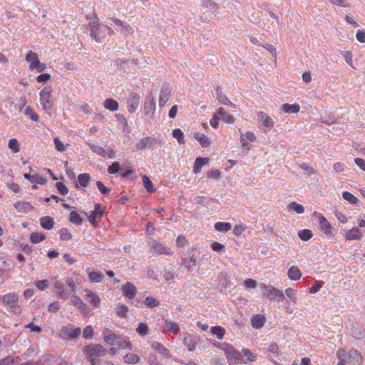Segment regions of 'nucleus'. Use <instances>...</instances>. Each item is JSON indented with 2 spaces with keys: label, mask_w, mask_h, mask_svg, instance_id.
<instances>
[{
  "label": "nucleus",
  "mask_w": 365,
  "mask_h": 365,
  "mask_svg": "<svg viewBox=\"0 0 365 365\" xmlns=\"http://www.w3.org/2000/svg\"><path fill=\"white\" fill-rule=\"evenodd\" d=\"M90 26V36L96 42L101 43L102 39L106 36V31L110 30V27L100 24L98 19L91 22Z\"/></svg>",
  "instance_id": "obj_1"
},
{
  "label": "nucleus",
  "mask_w": 365,
  "mask_h": 365,
  "mask_svg": "<svg viewBox=\"0 0 365 365\" xmlns=\"http://www.w3.org/2000/svg\"><path fill=\"white\" fill-rule=\"evenodd\" d=\"M223 349L230 365L232 364L246 363L243 360L242 351L235 349L232 345L225 344H224Z\"/></svg>",
  "instance_id": "obj_2"
},
{
  "label": "nucleus",
  "mask_w": 365,
  "mask_h": 365,
  "mask_svg": "<svg viewBox=\"0 0 365 365\" xmlns=\"http://www.w3.org/2000/svg\"><path fill=\"white\" fill-rule=\"evenodd\" d=\"M260 289L263 295L269 299L281 301L284 299V294L272 285L262 284Z\"/></svg>",
  "instance_id": "obj_3"
},
{
  "label": "nucleus",
  "mask_w": 365,
  "mask_h": 365,
  "mask_svg": "<svg viewBox=\"0 0 365 365\" xmlns=\"http://www.w3.org/2000/svg\"><path fill=\"white\" fill-rule=\"evenodd\" d=\"M19 297L14 293H9L3 296V304L9 307V311L15 314H21V309L17 305Z\"/></svg>",
  "instance_id": "obj_4"
},
{
  "label": "nucleus",
  "mask_w": 365,
  "mask_h": 365,
  "mask_svg": "<svg viewBox=\"0 0 365 365\" xmlns=\"http://www.w3.org/2000/svg\"><path fill=\"white\" fill-rule=\"evenodd\" d=\"M52 88L49 86H46L40 92V102L43 110H51L53 106V100L51 98Z\"/></svg>",
  "instance_id": "obj_5"
},
{
  "label": "nucleus",
  "mask_w": 365,
  "mask_h": 365,
  "mask_svg": "<svg viewBox=\"0 0 365 365\" xmlns=\"http://www.w3.org/2000/svg\"><path fill=\"white\" fill-rule=\"evenodd\" d=\"M258 123L262 125L265 133L269 132L274 125V122L272 118L262 111H259L257 113Z\"/></svg>",
  "instance_id": "obj_6"
},
{
  "label": "nucleus",
  "mask_w": 365,
  "mask_h": 365,
  "mask_svg": "<svg viewBox=\"0 0 365 365\" xmlns=\"http://www.w3.org/2000/svg\"><path fill=\"white\" fill-rule=\"evenodd\" d=\"M84 351L90 358H96L106 355V349L100 344H91L84 346Z\"/></svg>",
  "instance_id": "obj_7"
},
{
  "label": "nucleus",
  "mask_w": 365,
  "mask_h": 365,
  "mask_svg": "<svg viewBox=\"0 0 365 365\" xmlns=\"http://www.w3.org/2000/svg\"><path fill=\"white\" fill-rule=\"evenodd\" d=\"M140 99L141 98L138 93L134 92L130 93L126 101L128 110L129 113H133L136 111L139 106Z\"/></svg>",
  "instance_id": "obj_8"
},
{
  "label": "nucleus",
  "mask_w": 365,
  "mask_h": 365,
  "mask_svg": "<svg viewBox=\"0 0 365 365\" xmlns=\"http://www.w3.org/2000/svg\"><path fill=\"white\" fill-rule=\"evenodd\" d=\"M104 210L105 207L103 208L101 204H95L94 210L91 211L90 215H88V220L92 225H96V219L100 220L103 217Z\"/></svg>",
  "instance_id": "obj_9"
},
{
  "label": "nucleus",
  "mask_w": 365,
  "mask_h": 365,
  "mask_svg": "<svg viewBox=\"0 0 365 365\" xmlns=\"http://www.w3.org/2000/svg\"><path fill=\"white\" fill-rule=\"evenodd\" d=\"M155 110V103L153 93L150 91L145 99L144 113L145 115L151 114L153 117Z\"/></svg>",
  "instance_id": "obj_10"
},
{
  "label": "nucleus",
  "mask_w": 365,
  "mask_h": 365,
  "mask_svg": "<svg viewBox=\"0 0 365 365\" xmlns=\"http://www.w3.org/2000/svg\"><path fill=\"white\" fill-rule=\"evenodd\" d=\"M150 247L157 253L159 255H165L170 256L173 254L171 249L167 246H165L161 242L157 241V240H153L150 244Z\"/></svg>",
  "instance_id": "obj_11"
},
{
  "label": "nucleus",
  "mask_w": 365,
  "mask_h": 365,
  "mask_svg": "<svg viewBox=\"0 0 365 365\" xmlns=\"http://www.w3.org/2000/svg\"><path fill=\"white\" fill-rule=\"evenodd\" d=\"M63 330L65 337L68 339H77L81 333V329L80 328L74 327L71 324L63 327Z\"/></svg>",
  "instance_id": "obj_12"
},
{
  "label": "nucleus",
  "mask_w": 365,
  "mask_h": 365,
  "mask_svg": "<svg viewBox=\"0 0 365 365\" xmlns=\"http://www.w3.org/2000/svg\"><path fill=\"white\" fill-rule=\"evenodd\" d=\"M65 283L59 280H56L54 282L53 287L57 290L58 296L62 299H67L71 295V292L65 289Z\"/></svg>",
  "instance_id": "obj_13"
},
{
  "label": "nucleus",
  "mask_w": 365,
  "mask_h": 365,
  "mask_svg": "<svg viewBox=\"0 0 365 365\" xmlns=\"http://www.w3.org/2000/svg\"><path fill=\"white\" fill-rule=\"evenodd\" d=\"M121 289L123 295L129 299H134L137 293L136 287L131 282H127Z\"/></svg>",
  "instance_id": "obj_14"
},
{
  "label": "nucleus",
  "mask_w": 365,
  "mask_h": 365,
  "mask_svg": "<svg viewBox=\"0 0 365 365\" xmlns=\"http://www.w3.org/2000/svg\"><path fill=\"white\" fill-rule=\"evenodd\" d=\"M156 144V140L153 137H145L136 144V148L138 150H143L146 148H150L153 145Z\"/></svg>",
  "instance_id": "obj_15"
},
{
  "label": "nucleus",
  "mask_w": 365,
  "mask_h": 365,
  "mask_svg": "<svg viewBox=\"0 0 365 365\" xmlns=\"http://www.w3.org/2000/svg\"><path fill=\"white\" fill-rule=\"evenodd\" d=\"M163 328L165 331L169 332V333H171L173 334H178L180 330V327L178 323L173 322L172 321H170V319H168L164 320V322L163 324Z\"/></svg>",
  "instance_id": "obj_16"
},
{
  "label": "nucleus",
  "mask_w": 365,
  "mask_h": 365,
  "mask_svg": "<svg viewBox=\"0 0 365 365\" xmlns=\"http://www.w3.org/2000/svg\"><path fill=\"white\" fill-rule=\"evenodd\" d=\"M266 318L263 314H256L251 318V324L253 328L259 329L264 327Z\"/></svg>",
  "instance_id": "obj_17"
},
{
  "label": "nucleus",
  "mask_w": 365,
  "mask_h": 365,
  "mask_svg": "<svg viewBox=\"0 0 365 365\" xmlns=\"http://www.w3.org/2000/svg\"><path fill=\"white\" fill-rule=\"evenodd\" d=\"M170 96V90L169 87L166 85H163L161 92H160V98H159V106L160 108H163L166 104V103L169 100Z\"/></svg>",
  "instance_id": "obj_18"
},
{
  "label": "nucleus",
  "mask_w": 365,
  "mask_h": 365,
  "mask_svg": "<svg viewBox=\"0 0 365 365\" xmlns=\"http://www.w3.org/2000/svg\"><path fill=\"white\" fill-rule=\"evenodd\" d=\"M349 361L353 365H360L362 362V357L358 351L351 349L349 352Z\"/></svg>",
  "instance_id": "obj_19"
},
{
  "label": "nucleus",
  "mask_w": 365,
  "mask_h": 365,
  "mask_svg": "<svg viewBox=\"0 0 365 365\" xmlns=\"http://www.w3.org/2000/svg\"><path fill=\"white\" fill-rule=\"evenodd\" d=\"M216 91V98L217 100L226 106H230L232 108H235V105L232 103L227 97L222 92L221 88L217 87L215 90Z\"/></svg>",
  "instance_id": "obj_20"
},
{
  "label": "nucleus",
  "mask_w": 365,
  "mask_h": 365,
  "mask_svg": "<svg viewBox=\"0 0 365 365\" xmlns=\"http://www.w3.org/2000/svg\"><path fill=\"white\" fill-rule=\"evenodd\" d=\"M185 336L182 339V341H183V344L187 346V349L190 351H192L195 349L196 348V341L195 340V338L187 334V333H185L184 334Z\"/></svg>",
  "instance_id": "obj_21"
},
{
  "label": "nucleus",
  "mask_w": 365,
  "mask_h": 365,
  "mask_svg": "<svg viewBox=\"0 0 365 365\" xmlns=\"http://www.w3.org/2000/svg\"><path fill=\"white\" fill-rule=\"evenodd\" d=\"M24 177L25 179L29 180L31 183L44 185L47 182L45 178L41 177L39 175H31L29 173H24Z\"/></svg>",
  "instance_id": "obj_22"
},
{
  "label": "nucleus",
  "mask_w": 365,
  "mask_h": 365,
  "mask_svg": "<svg viewBox=\"0 0 365 365\" xmlns=\"http://www.w3.org/2000/svg\"><path fill=\"white\" fill-rule=\"evenodd\" d=\"M87 300L94 307H98L100 305L101 299L99 297L91 290H86Z\"/></svg>",
  "instance_id": "obj_23"
},
{
  "label": "nucleus",
  "mask_w": 365,
  "mask_h": 365,
  "mask_svg": "<svg viewBox=\"0 0 365 365\" xmlns=\"http://www.w3.org/2000/svg\"><path fill=\"white\" fill-rule=\"evenodd\" d=\"M209 162L208 158L198 157L195 159L193 165V172L197 174L201 171L202 167L207 164Z\"/></svg>",
  "instance_id": "obj_24"
},
{
  "label": "nucleus",
  "mask_w": 365,
  "mask_h": 365,
  "mask_svg": "<svg viewBox=\"0 0 365 365\" xmlns=\"http://www.w3.org/2000/svg\"><path fill=\"white\" fill-rule=\"evenodd\" d=\"M152 347L158 351L160 354H161L165 358H170V351L168 349H167L163 344L158 341H155L152 344Z\"/></svg>",
  "instance_id": "obj_25"
},
{
  "label": "nucleus",
  "mask_w": 365,
  "mask_h": 365,
  "mask_svg": "<svg viewBox=\"0 0 365 365\" xmlns=\"http://www.w3.org/2000/svg\"><path fill=\"white\" fill-rule=\"evenodd\" d=\"M14 207L19 211L24 212H31L34 209V207L31 203L25 201H19L15 202Z\"/></svg>",
  "instance_id": "obj_26"
},
{
  "label": "nucleus",
  "mask_w": 365,
  "mask_h": 365,
  "mask_svg": "<svg viewBox=\"0 0 365 365\" xmlns=\"http://www.w3.org/2000/svg\"><path fill=\"white\" fill-rule=\"evenodd\" d=\"M217 113L218 116L220 117V119L222 120L225 123H234V117L232 115L227 113L223 108H222V107L220 108L217 110Z\"/></svg>",
  "instance_id": "obj_27"
},
{
  "label": "nucleus",
  "mask_w": 365,
  "mask_h": 365,
  "mask_svg": "<svg viewBox=\"0 0 365 365\" xmlns=\"http://www.w3.org/2000/svg\"><path fill=\"white\" fill-rule=\"evenodd\" d=\"M319 224L322 230L329 235H331L332 226L324 216L319 217Z\"/></svg>",
  "instance_id": "obj_28"
},
{
  "label": "nucleus",
  "mask_w": 365,
  "mask_h": 365,
  "mask_svg": "<svg viewBox=\"0 0 365 365\" xmlns=\"http://www.w3.org/2000/svg\"><path fill=\"white\" fill-rule=\"evenodd\" d=\"M287 275L290 279L296 281L302 277V272L297 267L292 266L288 269Z\"/></svg>",
  "instance_id": "obj_29"
},
{
  "label": "nucleus",
  "mask_w": 365,
  "mask_h": 365,
  "mask_svg": "<svg viewBox=\"0 0 365 365\" xmlns=\"http://www.w3.org/2000/svg\"><path fill=\"white\" fill-rule=\"evenodd\" d=\"M41 226L47 230H50L53 227L54 220L53 218L50 216L42 217L40 219Z\"/></svg>",
  "instance_id": "obj_30"
},
{
  "label": "nucleus",
  "mask_w": 365,
  "mask_h": 365,
  "mask_svg": "<svg viewBox=\"0 0 365 365\" xmlns=\"http://www.w3.org/2000/svg\"><path fill=\"white\" fill-rule=\"evenodd\" d=\"M281 109L286 113H297L300 107L298 104L284 103L281 106Z\"/></svg>",
  "instance_id": "obj_31"
},
{
  "label": "nucleus",
  "mask_w": 365,
  "mask_h": 365,
  "mask_svg": "<svg viewBox=\"0 0 365 365\" xmlns=\"http://www.w3.org/2000/svg\"><path fill=\"white\" fill-rule=\"evenodd\" d=\"M71 302L76 306L79 310L82 312H86L88 309V306L83 302V301L78 296H73L71 298Z\"/></svg>",
  "instance_id": "obj_32"
},
{
  "label": "nucleus",
  "mask_w": 365,
  "mask_h": 365,
  "mask_svg": "<svg viewBox=\"0 0 365 365\" xmlns=\"http://www.w3.org/2000/svg\"><path fill=\"white\" fill-rule=\"evenodd\" d=\"M195 139L200 143V145L203 148H207L210 145V140L209 138H207L203 133H196L195 135Z\"/></svg>",
  "instance_id": "obj_33"
},
{
  "label": "nucleus",
  "mask_w": 365,
  "mask_h": 365,
  "mask_svg": "<svg viewBox=\"0 0 365 365\" xmlns=\"http://www.w3.org/2000/svg\"><path fill=\"white\" fill-rule=\"evenodd\" d=\"M362 237V234L357 227L352 228L346 234V238L349 240H359Z\"/></svg>",
  "instance_id": "obj_34"
},
{
  "label": "nucleus",
  "mask_w": 365,
  "mask_h": 365,
  "mask_svg": "<svg viewBox=\"0 0 365 365\" xmlns=\"http://www.w3.org/2000/svg\"><path fill=\"white\" fill-rule=\"evenodd\" d=\"M118 103L113 98H107L104 102V107L110 110V111H116L118 110Z\"/></svg>",
  "instance_id": "obj_35"
},
{
  "label": "nucleus",
  "mask_w": 365,
  "mask_h": 365,
  "mask_svg": "<svg viewBox=\"0 0 365 365\" xmlns=\"http://www.w3.org/2000/svg\"><path fill=\"white\" fill-rule=\"evenodd\" d=\"M88 279L91 282L100 283L103 282L104 275L101 272L91 271L88 272Z\"/></svg>",
  "instance_id": "obj_36"
},
{
  "label": "nucleus",
  "mask_w": 365,
  "mask_h": 365,
  "mask_svg": "<svg viewBox=\"0 0 365 365\" xmlns=\"http://www.w3.org/2000/svg\"><path fill=\"white\" fill-rule=\"evenodd\" d=\"M215 229L221 232H226L231 230L232 225L229 222H217L215 224Z\"/></svg>",
  "instance_id": "obj_37"
},
{
  "label": "nucleus",
  "mask_w": 365,
  "mask_h": 365,
  "mask_svg": "<svg viewBox=\"0 0 365 365\" xmlns=\"http://www.w3.org/2000/svg\"><path fill=\"white\" fill-rule=\"evenodd\" d=\"M288 210L289 212H294L297 214H302L304 212V208L302 205L298 204L296 202H292L288 205Z\"/></svg>",
  "instance_id": "obj_38"
},
{
  "label": "nucleus",
  "mask_w": 365,
  "mask_h": 365,
  "mask_svg": "<svg viewBox=\"0 0 365 365\" xmlns=\"http://www.w3.org/2000/svg\"><path fill=\"white\" fill-rule=\"evenodd\" d=\"M68 220L73 224L81 225L83 223V219L76 211H71L69 214Z\"/></svg>",
  "instance_id": "obj_39"
},
{
  "label": "nucleus",
  "mask_w": 365,
  "mask_h": 365,
  "mask_svg": "<svg viewBox=\"0 0 365 365\" xmlns=\"http://www.w3.org/2000/svg\"><path fill=\"white\" fill-rule=\"evenodd\" d=\"M78 181L81 187H86L91 181V177L88 173H81L78 176Z\"/></svg>",
  "instance_id": "obj_40"
},
{
  "label": "nucleus",
  "mask_w": 365,
  "mask_h": 365,
  "mask_svg": "<svg viewBox=\"0 0 365 365\" xmlns=\"http://www.w3.org/2000/svg\"><path fill=\"white\" fill-rule=\"evenodd\" d=\"M118 338L116 335L111 331L107 330L104 334V340L110 345L115 344Z\"/></svg>",
  "instance_id": "obj_41"
},
{
  "label": "nucleus",
  "mask_w": 365,
  "mask_h": 365,
  "mask_svg": "<svg viewBox=\"0 0 365 365\" xmlns=\"http://www.w3.org/2000/svg\"><path fill=\"white\" fill-rule=\"evenodd\" d=\"M88 146L93 153H96L98 155H101L102 157H106L108 155V152L102 147L94 145L93 143H88Z\"/></svg>",
  "instance_id": "obj_42"
},
{
  "label": "nucleus",
  "mask_w": 365,
  "mask_h": 365,
  "mask_svg": "<svg viewBox=\"0 0 365 365\" xmlns=\"http://www.w3.org/2000/svg\"><path fill=\"white\" fill-rule=\"evenodd\" d=\"M24 113L25 115L29 117L32 121L38 122L39 120L38 115L30 106H27L25 108Z\"/></svg>",
  "instance_id": "obj_43"
},
{
  "label": "nucleus",
  "mask_w": 365,
  "mask_h": 365,
  "mask_svg": "<svg viewBox=\"0 0 365 365\" xmlns=\"http://www.w3.org/2000/svg\"><path fill=\"white\" fill-rule=\"evenodd\" d=\"M210 247L213 251L220 255L224 254L226 252L225 246L218 242H212Z\"/></svg>",
  "instance_id": "obj_44"
},
{
  "label": "nucleus",
  "mask_w": 365,
  "mask_h": 365,
  "mask_svg": "<svg viewBox=\"0 0 365 365\" xmlns=\"http://www.w3.org/2000/svg\"><path fill=\"white\" fill-rule=\"evenodd\" d=\"M144 303L148 308H154L160 305V302L155 298L148 296L145 297Z\"/></svg>",
  "instance_id": "obj_45"
},
{
  "label": "nucleus",
  "mask_w": 365,
  "mask_h": 365,
  "mask_svg": "<svg viewBox=\"0 0 365 365\" xmlns=\"http://www.w3.org/2000/svg\"><path fill=\"white\" fill-rule=\"evenodd\" d=\"M123 360L127 364H136L140 361V357L137 354H127L124 356Z\"/></svg>",
  "instance_id": "obj_46"
},
{
  "label": "nucleus",
  "mask_w": 365,
  "mask_h": 365,
  "mask_svg": "<svg viewBox=\"0 0 365 365\" xmlns=\"http://www.w3.org/2000/svg\"><path fill=\"white\" fill-rule=\"evenodd\" d=\"M299 237L304 241H307L313 237L312 230L309 229H304L298 232Z\"/></svg>",
  "instance_id": "obj_47"
},
{
  "label": "nucleus",
  "mask_w": 365,
  "mask_h": 365,
  "mask_svg": "<svg viewBox=\"0 0 365 365\" xmlns=\"http://www.w3.org/2000/svg\"><path fill=\"white\" fill-rule=\"evenodd\" d=\"M8 147L14 153L20 151L19 143L16 138H11L9 140Z\"/></svg>",
  "instance_id": "obj_48"
},
{
  "label": "nucleus",
  "mask_w": 365,
  "mask_h": 365,
  "mask_svg": "<svg viewBox=\"0 0 365 365\" xmlns=\"http://www.w3.org/2000/svg\"><path fill=\"white\" fill-rule=\"evenodd\" d=\"M211 332L212 334L215 335L218 339H221L225 335V330L221 327L215 326L211 328Z\"/></svg>",
  "instance_id": "obj_49"
},
{
  "label": "nucleus",
  "mask_w": 365,
  "mask_h": 365,
  "mask_svg": "<svg viewBox=\"0 0 365 365\" xmlns=\"http://www.w3.org/2000/svg\"><path fill=\"white\" fill-rule=\"evenodd\" d=\"M136 332L140 336H146L149 333L148 326L145 323H140L136 328Z\"/></svg>",
  "instance_id": "obj_50"
},
{
  "label": "nucleus",
  "mask_w": 365,
  "mask_h": 365,
  "mask_svg": "<svg viewBox=\"0 0 365 365\" xmlns=\"http://www.w3.org/2000/svg\"><path fill=\"white\" fill-rule=\"evenodd\" d=\"M342 197L344 200L349 202L351 204H356L359 201L358 198L354 196L353 194L348 191H344L342 192Z\"/></svg>",
  "instance_id": "obj_51"
},
{
  "label": "nucleus",
  "mask_w": 365,
  "mask_h": 365,
  "mask_svg": "<svg viewBox=\"0 0 365 365\" xmlns=\"http://www.w3.org/2000/svg\"><path fill=\"white\" fill-rule=\"evenodd\" d=\"M143 181L144 186L148 192H153L155 190V189L153 187V184L152 182V181L150 180V178L148 176L143 175Z\"/></svg>",
  "instance_id": "obj_52"
},
{
  "label": "nucleus",
  "mask_w": 365,
  "mask_h": 365,
  "mask_svg": "<svg viewBox=\"0 0 365 365\" xmlns=\"http://www.w3.org/2000/svg\"><path fill=\"white\" fill-rule=\"evenodd\" d=\"M173 136L178 140L179 143H184V133L179 128H175L173 130Z\"/></svg>",
  "instance_id": "obj_53"
},
{
  "label": "nucleus",
  "mask_w": 365,
  "mask_h": 365,
  "mask_svg": "<svg viewBox=\"0 0 365 365\" xmlns=\"http://www.w3.org/2000/svg\"><path fill=\"white\" fill-rule=\"evenodd\" d=\"M115 344L118 346L119 349H131L132 344L130 341L128 339H120L118 337Z\"/></svg>",
  "instance_id": "obj_54"
},
{
  "label": "nucleus",
  "mask_w": 365,
  "mask_h": 365,
  "mask_svg": "<svg viewBox=\"0 0 365 365\" xmlns=\"http://www.w3.org/2000/svg\"><path fill=\"white\" fill-rule=\"evenodd\" d=\"M128 312V307L125 304H119V307H118V309L117 311L118 316H119L120 317H121L123 319H125L127 317Z\"/></svg>",
  "instance_id": "obj_55"
},
{
  "label": "nucleus",
  "mask_w": 365,
  "mask_h": 365,
  "mask_svg": "<svg viewBox=\"0 0 365 365\" xmlns=\"http://www.w3.org/2000/svg\"><path fill=\"white\" fill-rule=\"evenodd\" d=\"M285 294L287 295V297L290 299L292 302H293L294 304L297 303V290L292 288H287L285 290Z\"/></svg>",
  "instance_id": "obj_56"
},
{
  "label": "nucleus",
  "mask_w": 365,
  "mask_h": 365,
  "mask_svg": "<svg viewBox=\"0 0 365 365\" xmlns=\"http://www.w3.org/2000/svg\"><path fill=\"white\" fill-rule=\"evenodd\" d=\"M60 239L63 241H68L72 238V235L66 228H61L59 231Z\"/></svg>",
  "instance_id": "obj_57"
},
{
  "label": "nucleus",
  "mask_w": 365,
  "mask_h": 365,
  "mask_svg": "<svg viewBox=\"0 0 365 365\" xmlns=\"http://www.w3.org/2000/svg\"><path fill=\"white\" fill-rule=\"evenodd\" d=\"M120 169V165L118 162L115 161L108 168V173L113 175L116 174Z\"/></svg>",
  "instance_id": "obj_58"
},
{
  "label": "nucleus",
  "mask_w": 365,
  "mask_h": 365,
  "mask_svg": "<svg viewBox=\"0 0 365 365\" xmlns=\"http://www.w3.org/2000/svg\"><path fill=\"white\" fill-rule=\"evenodd\" d=\"M182 264L185 267H187L189 269L197 264L196 259L193 257L183 259Z\"/></svg>",
  "instance_id": "obj_59"
},
{
  "label": "nucleus",
  "mask_w": 365,
  "mask_h": 365,
  "mask_svg": "<svg viewBox=\"0 0 365 365\" xmlns=\"http://www.w3.org/2000/svg\"><path fill=\"white\" fill-rule=\"evenodd\" d=\"M64 283L66 284L68 287L71 289V290L76 294L77 292V284L75 282V281L69 277H66L64 279Z\"/></svg>",
  "instance_id": "obj_60"
},
{
  "label": "nucleus",
  "mask_w": 365,
  "mask_h": 365,
  "mask_svg": "<svg viewBox=\"0 0 365 365\" xmlns=\"http://www.w3.org/2000/svg\"><path fill=\"white\" fill-rule=\"evenodd\" d=\"M44 235L41 233H32L30 240L33 243H39L44 240Z\"/></svg>",
  "instance_id": "obj_61"
},
{
  "label": "nucleus",
  "mask_w": 365,
  "mask_h": 365,
  "mask_svg": "<svg viewBox=\"0 0 365 365\" xmlns=\"http://www.w3.org/2000/svg\"><path fill=\"white\" fill-rule=\"evenodd\" d=\"M242 354L243 357L246 356L247 360L249 361L253 362L256 360V356L254 355L248 349H242Z\"/></svg>",
  "instance_id": "obj_62"
},
{
  "label": "nucleus",
  "mask_w": 365,
  "mask_h": 365,
  "mask_svg": "<svg viewBox=\"0 0 365 365\" xmlns=\"http://www.w3.org/2000/svg\"><path fill=\"white\" fill-rule=\"evenodd\" d=\"M56 187L61 195H66L68 192V189L62 182H57L56 183Z\"/></svg>",
  "instance_id": "obj_63"
},
{
  "label": "nucleus",
  "mask_w": 365,
  "mask_h": 365,
  "mask_svg": "<svg viewBox=\"0 0 365 365\" xmlns=\"http://www.w3.org/2000/svg\"><path fill=\"white\" fill-rule=\"evenodd\" d=\"M323 282L322 281L316 280L313 282L312 286L309 288V292L312 294L317 293L319 289L322 287Z\"/></svg>",
  "instance_id": "obj_64"
}]
</instances>
